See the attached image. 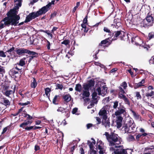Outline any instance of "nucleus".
<instances>
[{
    "label": "nucleus",
    "instance_id": "10",
    "mask_svg": "<svg viewBox=\"0 0 154 154\" xmlns=\"http://www.w3.org/2000/svg\"><path fill=\"white\" fill-rule=\"evenodd\" d=\"M15 51L17 54L19 55H24L25 54H29L31 53L30 51L24 48H17Z\"/></svg>",
    "mask_w": 154,
    "mask_h": 154
},
{
    "label": "nucleus",
    "instance_id": "20",
    "mask_svg": "<svg viewBox=\"0 0 154 154\" xmlns=\"http://www.w3.org/2000/svg\"><path fill=\"white\" fill-rule=\"evenodd\" d=\"M31 53L28 54L29 55H31L32 56L29 57V58L28 62H30L33 59L34 57H37L38 56V53L34 51H30Z\"/></svg>",
    "mask_w": 154,
    "mask_h": 154
},
{
    "label": "nucleus",
    "instance_id": "44",
    "mask_svg": "<svg viewBox=\"0 0 154 154\" xmlns=\"http://www.w3.org/2000/svg\"><path fill=\"white\" fill-rule=\"evenodd\" d=\"M15 49V48L13 46L11 48H10L8 50L6 51V52H8L9 53V54L11 55H12L11 54V52H12L13 51H14Z\"/></svg>",
    "mask_w": 154,
    "mask_h": 154
},
{
    "label": "nucleus",
    "instance_id": "18",
    "mask_svg": "<svg viewBox=\"0 0 154 154\" xmlns=\"http://www.w3.org/2000/svg\"><path fill=\"white\" fill-rule=\"evenodd\" d=\"M16 88V86L15 85L14 87L13 90H6L5 91L4 94L7 97H10V96L11 95L14 94Z\"/></svg>",
    "mask_w": 154,
    "mask_h": 154
},
{
    "label": "nucleus",
    "instance_id": "30",
    "mask_svg": "<svg viewBox=\"0 0 154 154\" xmlns=\"http://www.w3.org/2000/svg\"><path fill=\"white\" fill-rule=\"evenodd\" d=\"M103 30L104 32L108 33V35L112 37V31H110L107 27H104L103 28Z\"/></svg>",
    "mask_w": 154,
    "mask_h": 154
},
{
    "label": "nucleus",
    "instance_id": "29",
    "mask_svg": "<svg viewBox=\"0 0 154 154\" xmlns=\"http://www.w3.org/2000/svg\"><path fill=\"white\" fill-rule=\"evenodd\" d=\"M147 134H148L146 133H144L142 134H139L137 135L136 138L137 141H139L140 140V138L142 136L145 137L147 135Z\"/></svg>",
    "mask_w": 154,
    "mask_h": 154
},
{
    "label": "nucleus",
    "instance_id": "43",
    "mask_svg": "<svg viewBox=\"0 0 154 154\" xmlns=\"http://www.w3.org/2000/svg\"><path fill=\"white\" fill-rule=\"evenodd\" d=\"M30 104V101H27L25 103H18V105L20 106H26Z\"/></svg>",
    "mask_w": 154,
    "mask_h": 154
},
{
    "label": "nucleus",
    "instance_id": "9",
    "mask_svg": "<svg viewBox=\"0 0 154 154\" xmlns=\"http://www.w3.org/2000/svg\"><path fill=\"white\" fill-rule=\"evenodd\" d=\"M107 89L108 88L106 87V85H105L102 87H98L96 91H97L99 95H102L104 96L107 93Z\"/></svg>",
    "mask_w": 154,
    "mask_h": 154
},
{
    "label": "nucleus",
    "instance_id": "14",
    "mask_svg": "<svg viewBox=\"0 0 154 154\" xmlns=\"http://www.w3.org/2000/svg\"><path fill=\"white\" fill-rule=\"evenodd\" d=\"M103 144L101 140H98L97 142V148L100 150V154H103L104 149L103 148Z\"/></svg>",
    "mask_w": 154,
    "mask_h": 154
},
{
    "label": "nucleus",
    "instance_id": "39",
    "mask_svg": "<svg viewBox=\"0 0 154 154\" xmlns=\"http://www.w3.org/2000/svg\"><path fill=\"white\" fill-rule=\"evenodd\" d=\"M5 67L0 65V74H3L5 73Z\"/></svg>",
    "mask_w": 154,
    "mask_h": 154
},
{
    "label": "nucleus",
    "instance_id": "26",
    "mask_svg": "<svg viewBox=\"0 0 154 154\" xmlns=\"http://www.w3.org/2000/svg\"><path fill=\"white\" fill-rule=\"evenodd\" d=\"M33 80L31 81V87L34 88H35L37 85V83L34 77H32Z\"/></svg>",
    "mask_w": 154,
    "mask_h": 154
},
{
    "label": "nucleus",
    "instance_id": "4",
    "mask_svg": "<svg viewBox=\"0 0 154 154\" xmlns=\"http://www.w3.org/2000/svg\"><path fill=\"white\" fill-rule=\"evenodd\" d=\"M105 134L109 142V146H115L116 145H119L121 143V141L119 140V137L117 134L112 132L109 134L108 132H106Z\"/></svg>",
    "mask_w": 154,
    "mask_h": 154
},
{
    "label": "nucleus",
    "instance_id": "35",
    "mask_svg": "<svg viewBox=\"0 0 154 154\" xmlns=\"http://www.w3.org/2000/svg\"><path fill=\"white\" fill-rule=\"evenodd\" d=\"M63 88V85L60 84H56V89H60L62 90Z\"/></svg>",
    "mask_w": 154,
    "mask_h": 154
},
{
    "label": "nucleus",
    "instance_id": "50",
    "mask_svg": "<svg viewBox=\"0 0 154 154\" xmlns=\"http://www.w3.org/2000/svg\"><path fill=\"white\" fill-rule=\"evenodd\" d=\"M70 43V41L69 40H64L61 42L62 44H64L65 45H67L69 44Z\"/></svg>",
    "mask_w": 154,
    "mask_h": 154
},
{
    "label": "nucleus",
    "instance_id": "56",
    "mask_svg": "<svg viewBox=\"0 0 154 154\" xmlns=\"http://www.w3.org/2000/svg\"><path fill=\"white\" fill-rule=\"evenodd\" d=\"M0 57H6V55L2 51H0Z\"/></svg>",
    "mask_w": 154,
    "mask_h": 154
},
{
    "label": "nucleus",
    "instance_id": "37",
    "mask_svg": "<svg viewBox=\"0 0 154 154\" xmlns=\"http://www.w3.org/2000/svg\"><path fill=\"white\" fill-rule=\"evenodd\" d=\"M97 93L96 91H94V92L93 93L92 96V99L95 100H97V98L96 97L97 96Z\"/></svg>",
    "mask_w": 154,
    "mask_h": 154
},
{
    "label": "nucleus",
    "instance_id": "54",
    "mask_svg": "<svg viewBox=\"0 0 154 154\" xmlns=\"http://www.w3.org/2000/svg\"><path fill=\"white\" fill-rule=\"evenodd\" d=\"M128 140H129V141H134L135 140V139L133 135H130L129 137Z\"/></svg>",
    "mask_w": 154,
    "mask_h": 154
},
{
    "label": "nucleus",
    "instance_id": "40",
    "mask_svg": "<svg viewBox=\"0 0 154 154\" xmlns=\"http://www.w3.org/2000/svg\"><path fill=\"white\" fill-rule=\"evenodd\" d=\"M120 86L121 87H122L124 88V89H126V88L127 87V84L125 82H123L120 85Z\"/></svg>",
    "mask_w": 154,
    "mask_h": 154
},
{
    "label": "nucleus",
    "instance_id": "23",
    "mask_svg": "<svg viewBox=\"0 0 154 154\" xmlns=\"http://www.w3.org/2000/svg\"><path fill=\"white\" fill-rule=\"evenodd\" d=\"M32 122V121H26L25 120L24 122L22 123L20 125V127L24 128L25 126L28 124L30 125Z\"/></svg>",
    "mask_w": 154,
    "mask_h": 154
},
{
    "label": "nucleus",
    "instance_id": "42",
    "mask_svg": "<svg viewBox=\"0 0 154 154\" xmlns=\"http://www.w3.org/2000/svg\"><path fill=\"white\" fill-rule=\"evenodd\" d=\"M123 100H124V102L126 104H127L129 106L130 105V102L129 101V100L126 97Z\"/></svg>",
    "mask_w": 154,
    "mask_h": 154
},
{
    "label": "nucleus",
    "instance_id": "36",
    "mask_svg": "<svg viewBox=\"0 0 154 154\" xmlns=\"http://www.w3.org/2000/svg\"><path fill=\"white\" fill-rule=\"evenodd\" d=\"M82 95L86 97H88L89 96L90 94L89 91H83Z\"/></svg>",
    "mask_w": 154,
    "mask_h": 154
},
{
    "label": "nucleus",
    "instance_id": "27",
    "mask_svg": "<svg viewBox=\"0 0 154 154\" xmlns=\"http://www.w3.org/2000/svg\"><path fill=\"white\" fill-rule=\"evenodd\" d=\"M2 102V104L5 106H9L10 105V102L6 98H4Z\"/></svg>",
    "mask_w": 154,
    "mask_h": 154
},
{
    "label": "nucleus",
    "instance_id": "64",
    "mask_svg": "<svg viewBox=\"0 0 154 154\" xmlns=\"http://www.w3.org/2000/svg\"><path fill=\"white\" fill-rule=\"evenodd\" d=\"M40 149V147L38 145H35V151H37Z\"/></svg>",
    "mask_w": 154,
    "mask_h": 154
},
{
    "label": "nucleus",
    "instance_id": "49",
    "mask_svg": "<svg viewBox=\"0 0 154 154\" xmlns=\"http://www.w3.org/2000/svg\"><path fill=\"white\" fill-rule=\"evenodd\" d=\"M123 128H124V130L125 133H129L128 131L129 128H128V126L127 125H125V126H124Z\"/></svg>",
    "mask_w": 154,
    "mask_h": 154
},
{
    "label": "nucleus",
    "instance_id": "16",
    "mask_svg": "<svg viewBox=\"0 0 154 154\" xmlns=\"http://www.w3.org/2000/svg\"><path fill=\"white\" fill-rule=\"evenodd\" d=\"M101 123L102 125H104L106 128H109L110 125L109 118L108 119L107 117L105 119H103Z\"/></svg>",
    "mask_w": 154,
    "mask_h": 154
},
{
    "label": "nucleus",
    "instance_id": "38",
    "mask_svg": "<svg viewBox=\"0 0 154 154\" xmlns=\"http://www.w3.org/2000/svg\"><path fill=\"white\" fill-rule=\"evenodd\" d=\"M45 93L46 96H48L49 93L51 91V89L49 88H47L45 89Z\"/></svg>",
    "mask_w": 154,
    "mask_h": 154
},
{
    "label": "nucleus",
    "instance_id": "11",
    "mask_svg": "<svg viewBox=\"0 0 154 154\" xmlns=\"http://www.w3.org/2000/svg\"><path fill=\"white\" fill-rule=\"evenodd\" d=\"M57 111L61 112L62 113H64L66 117L68 118L70 116V111L67 108H64L62 107H60L57 110Z\"/></svg>",
    "mask_w": 154,
    "mask_h": 154
},
{
    "label": "nucleus",
    "instance_id": "15",
    "mask_svg": "<svg viewBox=\"0 0 154 154\" xmlns=\"http://www.w3.org/2000/svg\"><path fill=\"white\" fill-rule=\"evenodd\" d=\"M122 31H117L114 32H112V37L113 36V38L112 39V40H115L117 39L118 38L119 36L122 35Z\"/></svg>",
    "mask_w": 154,
    "mask_h": 154
},
{
    "label": "nucleus",
    "instance_id": "34",
    "mask_svg": "<svg viewBox=\"0 0 154 154\" xmlns=\"http://www.w3.org/2000/svg\"><path fill=\"white\" fill-rule=\"evenodd\" d=\"M137 100H140L142 98L140 94V92L138 91H136L135 93Z\"/></svg>",
    "mask_w": 154,
    "mask_h": 154
},
{
    "label": "nucleus",
    "instance_id": "46",
    "mask_svg": "<svg viewBox=\"0 0 154 154\" xmlns=\"http://www.w3.org/2000/svg\"><path fill=\"white\" fill-rule=\"evenodd\" d=\"M148 37L149 40H150L153 38H154V34L153 32L149 33L148 35Z\"/></svg>",
    "mask_w": 154,
    "mask_h": 154
},
{
    "label": "nucleus",
    "instance_id": "17",
    "mask_svg": "<svg viewBox=\"0 0 154 154\" xmlns=\"http://www.w3.org/2000/svg\"><path fill=\"white\" fill-rule=\"evenodd\" d=\"M153 16H153L152 14L149 13L147 14L146 19L148 23H153L154 19V15Z\"/></svg>",
    "mask_w": 154,
    "mask_h": 154
},
{
    "label": "nucleus",
    "instance_id": "57",
    "mask_svg": "<svg viewBox=\"0 0 154 154\" xmlns=\"http://www.w3.org/2000/svg\"><path fill=\"white\" fill-rule=\"evenodd\" d=\"M88 16L86 15L83 21V23L88 24Z\"/></svg>",
    "mask_w": 154,
    "mask_h": 154
},
{
    "label": "nucleus",
    "instance_id": "28",
    "mask_svg": "<svg viewBox=\"0 0 154 154\" xmlns=\"http://www.w3.org/2000/svg\"><path fill=\"white\" fill-rule=\"evenodd\" d=\"M82 86L80 84H78L76 85L75 90L78 92H81L82 91Z\"/></svg>",
    "mask_w": 154,
    "mask_h": 154
},
{
    "label": "nucleus",
    "instance_id": "63",
    "mask_svg": "<svg viewBox=\"0 0 154 154\" xmlns=\"http://www.w3.org/2000/svg\"><path fill=\"white\" fill-rule=\"evenodd\" d=\"M148 88V91H149V90H153L154 89V87L152 85H149L147 87Z\"/></svg>",
    "mask_w": 154,
    "mask_h": 154
},
{
    "label": "nucleus",
    "instance_id": "25",
    "mask_svg": "<svg viewBox=\"0 0 154 154\" xmlns=\"http://www.w3.org/2000/svg\"><path fill=\"white\" fill-rule=\"evenodd\" d=\"M120 39L121 40H129L127 34L123 32H122V35L120 36Z\"/></svg>",
    "mask_w": 154,
    "mask_h": 154
},
{
    "label": "nucleus",
    "instance_id": "3",
    "mask_svg": "<svg viewBox=\"0 0 154 154\" xmlns=\"http://www.w3.org/2000/svg\"><path fill=\"white\" fill-rule=\"evenodd\" d=\"M7 17L4 18V20H7L5 22L6 25H9L17 26L19 23V21L20 19V17L19 15L15 14L7 13Z\"/></svg>",
    "mask_w": 154,
    "mask_h": 154
},
{
    "label": "nucleus",
    "instance_id": "52",
    "mask_svg": "<svg viewBox=\"0 0 154 154\" xmlns=\"http://www.w3.org/2000/svg\"><path fill=\"white\" fill-rule=\"evenodd\" d=\"M150 64H154V55L152 56L149 60Z\"/></svg>",
    "mask_w": 154,
    "mask_h": 154
},
{
    "label": "nucleus",
    "instance_id": "61",
    "mask_svg": "<svg viewBox=\"0 0 154 154\" xmlns=\"http://www.w3.org/2000/svg\"><path fill=\"white\" fill-rule=\"evenodd\" d=\"M50 45H51V44H50V42L49 41L47 40V45L46 46V47H47V48L48 50H49L50 49Z\"/></svg>",
    "mask_w": 154,
    "mask_h": 154
},
{
    "label": "nucleus",
    "instance_id": "19",
    "mask_svg": "<svg viewBox=\"0 0 154 154\" xmlns=\"http://www.w3.org/2000/svg\"><path fill=\"white\" fill-rule=\"evenodd\" d=\"M19 9V7L18 6H14L13 9H10L9 11H8L7 13H10L11 14H18V11Z\"/></svg>",
    "mask_w": 154,
    "mask_h": 154
},
{
    "label": "nucleus",
    "instance_id": "51",
    "mask_svg": "<svg viewBox=\"0 0 154 154\" xmlns=\"http://www.w3.org/2000/svg\"><path fill=\"white\" fill-rule=\"evenodd\" d=\"M117 119H116V121L122 122V120L123 119L121 115L118 116H117Z\"/></svg>",
    "mask_w": 154,
    "mask_h": 154
},
{
    "label": "nucleus",
    "instance_id": "24",
    "mask_svg": "<svg viewBox=\"0 0 154 154\" xmlns=\"http://www.w3.org/2000/svg\"><path fill=\"white\" fill-rule=\"evenodd\" d=\"M106 110L101 109L100 111L98 114L100 116H103V119H105L107 117L106 115Z\"/></svg>",
    "mask_w": 154,
    "mask_h": 154
},
{
    "label": "nucleus",
    "instance_id": "55",
    "mask_svg": "<svg viewBox=\"0 0 154 154\" xmlns=\"http://www.w3.org/2000/svg\"><path fill=\"white\" fill-rule=\"evenodd\" d=\"M34 127V126L27 127H26L24 128V129L26 131H30V130H31V129H33Z\"/></svg>",
    "mask_w": 154,
    "mask_h": 154
},
{
    "label": "nucleus",
    "instance_id": "1",
    "mask_svg": "<svg viewBox=\"0 0 154 154\" xmlns=\"http://www.w3.org/2000/svg\"><path fill=\"white\" fill-rule=\"evenodd\" d=\"M49 5H46L40 9L36 12H33L29 13L26 17L25 22H28L39 16L45 14L50 9L48 8Z\"/></svg>",
    "mask_w": 154,
    "mask_h": 154
},
{
    "label": "nucleus",
    "instance_id": "32",
    "mask_svg": "<svg viewBox=\"0 0 154 154\" xmlns=\"http://www.w3.org/2000/svg\"><path fill=\"white\" fill-rule=\"evenodd\" d=\"M4 18L2 20V22H4V23H1L0 24V28L1 29H2L4 28L5 27L7 26H9V25H6V24H5V22L6 21H7V20H4Z\"/></svg>",
    "mask_w": 154,
    "mask_h": 154
},
{
    "label": "nucleus",
    "instance_id": "60",
    "mask_svg": "<svg viewBox=\"0 0 154 154\" xmlns=\"http://www.w3.org/2000/svg\"><path fill=\"white\" fill-rule=\"evenodd\" d=\"M120 21V19H115L114 20L113 22V25L114 26H116L115 24H116L118 22Z\"/></svg>",
    "mask_w": 154,
    "mask_h": 154
},
{
    "label": "nucleus",
    "instance_id": "58",
    "mask_svg": "<svg viewBox=\"0 0 154 154\" xmlns=\"http://www.w3.org/2000/svg\"><path fill=\"white\" fill-rule=\"evenodd\" d=\"M54 0H52L51 1V2L49 3L48 4H47L46 5H49L48 6V8L50 9L51 8V6L52 4L54 5Z\"/></svg>",
    "mask_w": 154,
    "mask_h": 154
},
{
    "label": "nucleus",
    "instance_id": "62",
    "mask_svg": "<svg viewBox=\"0 0 154 154\" xmlns=\"http://www.w3.org/2000/svg\"><path fill=\"white\" fill-rule=\"evenodd\" d=\"M138 83H135L134 86V89H136L140 87V86L139 85Z\"/></svg>",
    "mask_w": 154,
    "mask_h": 154
},
{
    "label": "nucleus",
    "instance_id": "6",
    "mask_svg": "<svg viewBox=\"0 0 154 154\" xmlns=\"http://www.w3.org/2000/svg\"><path fill=\"white\" fill-rule=\"evenodd\" d=\"M115 147L116 149H115L112 147L110 148L112 149L114 151L113 152L115 154H128L127 150L128 149H124L123 145H120L119 146L116 145Z\"/></svg>",
    "mask_w": 154,
    "mask_h": 154
},
{
    "label": "nucleus",
    "instance_id": "22",
    "mask_svg": "<svg viewBox=\"0 0 154 154\" xmlns=\"http://www.w3.org/2000/svg\"><path fill=\"white\" fill-rule=\"evenodd\" d=\"M63 98L65 102L68 103L71 100V97L69 94H68L66 95H63Z\"/></svg>",
    "mask_w": 154,
    "mask_h": 154
},
{
    "label": "nucleus",
    "instance_id": "45",
    "mask_svg": "<svg viewBox=\"0 0 154 154\" xmlns=\"http://www.w3.org/2000/svg\"><path fill=\"white\" fill-rule=\"evenodd\" d=\"M145 83V80L144 79H143L140 82H139L138 83L139 85H139L140 87L142 86H144V85H143V84Z\"/></svg>",
    "mask_w": 154,
    "mask_h": 154
},
{
    "label": "nucleus",
    "instance_id": "31",
    "mask_svg": "<svg viewBox=\"0 0 154 154\" xmlns=\"http://www.w3.org/2000/svg\"><path fill=\"white\" fill-rule=\"evenodd\" d=\"M25 64V61L23 60V59H22L20 60L19 63H17L16 64H15L17 66L18 65L23 66Z\"/></svg>",
    "mask_w": 154,
    "mask_h": 154
},
{
    "label": "nucleus",
    "instance_id": "48",
    "mask_svg": "<svg viewBox=\"0 0 154 154\" xmlns=\"http://www.w3.org/2000/svg\"><path fill=\"white\" fill-rule=\"evenodd\" d=\"M87 144L89 146L90 149H92V148L94 147L92 143H91L90 141L88 140L87 141Z\"/></svg>",
    "mask_w": 154,
    "mask_h": 154
},
{
    "label": "nucleus",
    "instance_id": "59",
    "mask_svg": "<svg viewBox=\"0 0 154 154\" xmlns=\"http://www.w3.org/2000/svg\"><path fill=\"white\" fill-rule=\"evenodd\" d=\"M116 122V125L118 128H120L122 125V122L118 121Z\"/></svg>",
    "mask_w": 154,
    "mask_h": 154
},
{
    "label": "nucleus",
    "instance_id": "47",
    "mask_svg": "<svg viewBox=\"0 0 154 154\" xmlns=\"http://www.w3.org/2000/svg\"><path fill=\"white\" fill-rule=\"evenodd\" d=\"M113 103L114 105H113V108L114 109H116L117 108L118 106L119 101H116L115 102H114Z\"/></svg>",
    "mask_w": 154,
    "mask_h": 154
},
{
    "label": "nucleus",
    "instance_id": "53",
    "mask_svg": "<svg viewBox=\"0 0 154 154\" xmlns=\"http://www.w3.org/2000/svg\"><path fill=\"white\" fill-rule=\"evenodd\" d=\"M123 93H119V97L121 99H123L126 97V96Z\"/></svg>",
    "mask_w": 154,
    "mask_h": 154
},
{
    "label": "nucleus",
    "instance_id": "33",
    "mask_svg": "<svg viewBox=\"0 0 154 154\" xmlns=\"http://www.w3.org/2000/svg\"><path fill=\"white\" fill-rule=\"evenodd\" d=\"M131 111L134 117L137 119H138L140 116V115L138 114V113H136L133 110H131Z\"/></svg>",
    "mask_w": 154,
    "mask_h": 154
},
{
    "label": "nucleus",
    "instance_id": "5",
    "mask_svg": "<svg viewBox=\"0 0 154 154\" xmlns=\"http://www.w3.org/2000/svg\"><path fill=\"white\" fill-rule=\"evenodd\" d=\"M21 68H18V66L14 64V67L10 70L9 73L12 75L17 78L20 76L21 75Z\"/></svg>",
    "mask_w": 154,
    "mask_h": 154
},
{
    "label": "nucleus",
    "instance_id": "8",
    "mask_svg": "<svg viewBox=\"0 0 154 154\" xmlns=\"http://www.w3.org/2000/svg\"><path fill=\"white\" fill-rule=\"evenodd\" d=\"M95 81L94 79L88 80L87 83H84L83 85V88L85 91H89L90 88L94 86Z\"/></svg>",
    "mask_w": 154,
    "mask_h": 154
},
{
    "label": "nucleus",
    "instance_id": "7",
    "mask_svg": "<svg viewBox=\"0 0 154 154\" xmlns=\"http://www.w3.org/2000/svg\"><path fill=\"white\" fill-rule=\"evenodd\" d=\"M118 110L115 112V115L116 116L123 114L125 116L126 114V108L123 105L119 103V106L118 108Z\"/></svg>",
    "mask_w": 154,
    "mask_h": 154
},
{
    "label": "nucleus",
    "instance_id": "2",
    "mask_svg": "<svg viewBox=\"0 0 154 154\" xmlns=\"http://www.w3.org/2000/svg\"><path fill=\"white\" fill-rule=\"evenodd\" d=\"M49 5H46L40 9L36 12H33L29 13L26 17L25 22H28L39 16L45 14L50 9L48 8Z\"/></svg>",
    "mask_w": 154,
    "mask_h": 154
},
{
    "label": "nucleus",
    "instance_id": "12",
    "mask_svg": "<svg viewBox=\"0 0 154 154\" xmlns=\"http://www.w3.org/2000/svg\"><path fill=\"white\" fill-rule=\"evenodd\" d=\"M109 38H106L105 40L102 41L98 45L99 48H101L100 47H108L112 43V41L110 42L108 41Z\"/></svg>",
    "mask_w": 154,
    "mask_h": 154
},
{
    "label": "nucleus",
    "instance_id": "21",
    "mask_svg": "<svg viewBox=\"0 0 154 154\" xmlns=\"http://www.w3.org/2000/svg\"><path fill=\"white\" fill-rule=\"evenodd\" d=\"M60 96L59 94L58 95H55L52 101V103L54 104L57 105L58 104V102L60 101Z\"/></svg>",
    "mask_w": 154,
    "mask_h": 154
},
{
    "label": "nucleus",
    "instance_id": "13",
    "mask_svg": "<svg viewBox=\"0 0 154 154\" xmlns=\"http://www.w3.org/2000/svg\"><path fill=\"white\" fill-rule=\"evenodd\" d=\"M131 41L132 43L137 45L141 46L142 43H143L142 40L139 36L131 38Z\"/></svg>",
    "mask_w": 154,
    "mask_h": 154
},
{
    "label": "nucleus",
    "instance_id": "41",
    "mask_svg": "<svg viewBox=\"0 0 154 154\" xmlns=\"http://www.w3.org/2000/svg\"><path fill=\"white\" fill-rule=\"evenodd\" d=\"M118 88L119 93L126 94V93L124 89H123L121 87V86H119L118 87Z\"/></svg>",
    "mask_w": 154,
    "mask_h": 154
}]
</instances>
